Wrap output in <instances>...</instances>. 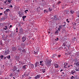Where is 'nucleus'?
<instances>
[{"label": "nucleus", "instance_id": "obj_1", "mask_svg": "<svg viewBox=\"0 0 79 79\" xmlns=\"http://www.w3.org/2000/svg\"><path fill=\"white\" fill-rule=\"evenodd\" d=\"M45 64L48 67H50L51 66V62L50 61H47L45 62Z\"/></svg>", "mask_w": 79, "mask_h": 79}, {"label": "nucleus", "instance_id": "obj_2", "mask_svg": "<svg viewBox=\"0 0 79 79\" xmlns=\"http://www.w3.org/2000/svg\"><path fill=\"white\" fill-rule=\"evenodd\" d=\"M24 32L23 29L22 28H20L19 29V34H24Z\"/></svg>", "mask_w": 79, "mask_h": 79}, {"label": "nucleus", "instance_id": "obj_3", "mask_svg": "<svg viewBox=\"0 0 79 79\" xmlns=\"http://www.w3.org/2000/svg\"><path fill=\"white\" fill-rule=\"evenodd\" d=\"M27 38L25 36H23L22 38V40L23 42H24L26 40Z\"/></svg>", "mask_w": 79, "mask_h": 79}, {"label": "nucleus", "instance_id": "obj_4", "mask_svg": "<svg viewBox=\"0 0 79 79\" xmlns=\"http://www.w3.org/2000/svg\"><path fill=\"white\" fill-rule=\"evenodd\" d=\"M18 50H19L20 52H21V51H22L23 52V53H26V51L25 49H23V50H22L20 48H19Z\"/></svg>", "mask_w": 79, "mask_h": 79}, {"label": "nucleus", "instance_id": "obj_5", "mask_svg": "<svg viewBox=\"0 0 79 79\" xmlns=\"http://www.w3.org/2000/svg\"><path fill=\"white\" fill-rule=\"evenodd\" d=\"M53 17L54 20H60V18H58L56 15L54 16Z\"/></svg>", "mask_w": 79, "mask_h": 79}, {"label": "nucleus", "instance_id": "obj_6", "mask_svg": "<svg viewBox=\"0 0 79 79\" xmlns=\"http://www.w3.org/2000/svg\"><path fill=\"white\" fill-rule=\"evenodd\" d=\"M64 68H68V64L67 63H65L64 64Z\"/></svg>", "mask_w": 79, "mask_h": 79}, {"label": "nucleus", "instance_id": "obj_7", "mask_svg": "<svg viewBox=\"0 0 79 79\" xmlns=\"http://www.w3.org/2000/svg\"><path fill=\"white\" fill-rule=\"evenodd\" d=\"M17 49H16V47H12V50L13 51V52H15L16 50Z\"/></svg>", "mask_w": 79, "mask_h": 79}, {"label": "nucleus", "instance_id": "obj_8", "mask_svg": "<svg viewBox=\"0 0 79 79\" xmlns=\"http://www.w3.org/2000/svg\"><path fill=\"white\" fill-rule=\"evenodd\" d=\"M27 67V65H23V69H26V68Z\"/></svg>", "mask_w": 79, "mask_h": 79}, {"label": "nucleus", "instance_id": "obj_9", "mask_svg": "<svg viewBox=\"0 0 79 79\" xmlns=\"http://www.w3.org/2000/svg\"><path fill=\"white\" fill-rule=\"evenodd\" d=\"M29 68H34V64H31L29 66Z\"/></svg>", "mask_w": 79, "mask_h": 79}, {"label": "nucleus", "instance_id": "obj_10", "mask_svg": "<svg viewBox=\"0 0 79 79\" xmlns=\"http://www.w3.org/2000/svg\"><path fill=\"white\" fill-rule=\"evenodd\" d=\"M35 79H37L38 78H40V75H37L36 77H35Z\"/></svg>", "mask_w": 79, "mask_h": 79}, {"label": "nucleus", "instance_id": "obj_11", "mask_svg": "<svg viewBox=\"0 0 79 79\" xmlns=\"http://www.w3.org/2000/svg\"><path fill=\"white\" fill-rule=\"evenodd\" d=\"M24 15V11L20 12V14L19 15L20 17H22V15Z\"/></svg>", "mask_w": 79, "mask_h": 79}, {"label": "nucleus", "instance_id": "obj_12", "mask_svg": "<svg viewBox=\"0 0 79 79\" xmlns=\"http://www.w3.org/2000/svg\"><path fill=\"white\" fill-rule=\"evenodd\" d=\"M8 54H9V50H7V51H5V55H8Z\"/></svg>", "mask_w": 79, "mask_h": 79}, {"label": "nucleus", "instance_id": "obj_13", "mask_svg": "<svg viewBox=\"0 0 79 79\" xmlns=\"http://www.w3.org/2000/svg\"><path fill=\"white\" fill-rule=\"evenodd\" d=\"M62 29V26H60L58 28V30L59 31H61V29Z\"/></svg>", "mask_w": 79, "mask_h": 79}, {"label": "nucleus", "instance_id": "obj_14", "mask_svg": "<svg viewBox=\"0 0 79 79\" xmlns=\"http://www.w3.org/2000/svg\"><path fill=\"white\" fill-rule=\"evenodd\" d=\"M13 71V72H14V71H17V67H16L14 66V67Z\"/></svg>", "mask_w": 79, "mask_h": 79}, {"label": "nucleus", "instance_id": "obj_15", "mask_svg": "<svg viewBox=\"0 0 79 79\" xmlns=\"http://www.w3.org/2000/svg\"><path fill=\"white\" fill-rule=\"evenodd\" d=\"M70 13H71V14H74V13H75V12H74V11L72 10H71L70 11Z\"/></svg>", "mask_w": 79, "mask_h": 79}, {"label": "nucleus", "instance_id": "obj_16", "mask_svg": "<svg viewBox=\"0 0 79 79\" xmlns=\"http://www.w3.org/2000/svg\"><path fill=\"white\" fill-rule=\"evenodd\" d=\"M13 75L14 76H15L16 77V76H17V75H18V73H16V72H14L13 73Z\"/></svg>", "mask_w": 79, "mask_h": 79}, {"label": "nucleus", "instance_id": "obj_17", "mask_svg": "<svg viewBox=\"0 0 79 79\" xmlns=\"http://www.w3.org/2000/svg\"><path fill=\"white\" fill-rule=\"evenodd\" d=\"M74 73H76V71L74 70H72L71 71V73L72 74H74Z\"/></svg>", "mask_w": 79, "mask_h": 79}, {"label": "nucleus", "instance_id": "obj_18", "mask_svg": "<svg viewBox=\"0 0 79 79\" xmlns=\"http://www.w3.org/2000/svg\"><path fill=\"white\" fill-rule=\"evenodd\" d=\"M54 66L55 68H58V66H59V65H58L57 64H54Z\"/></svg>", "mask_w": 79, "mask_h": 79}, {"label": "nucleus", "instance_id": "obj_19", "mask_svg": "<svg viewBox=\"0 0 79 79\" xmlns=\"http://www.w3.org/2000/svg\"><path fill=\"white\" fill-rule=\"evenodd\" d=\"M65 25H66V23L64 22L62 23V27H64Z\"/></svg>", "mask_w": 79, "mask_h": 79}, {"label": "nucleus", "instance_id": "obj_20", "mask_svg": "<svg viewBox=\"0 0 79 79\" xmlns=\"http://www.w3.org/2000/svg\"><path fill=\"white\" fill-rule=\"evenodd\" d=\"M39 65V62H36L35 64V67H37Z\"/></svg>", "mask_w": 79, "mask_h": 79}, {"label": "nucleus", "instance_id": "obj_21", "mask_svg": "<svg viewBox=\"0 0 79 79\" xmlns=\"http://www.w3.org/2000/svg\"><path fill=\"white\" fill-rule=\"evenodd\" d=\"M70 44H67L66 46L69 49V47H71Z\"/></svg>", "mask_w": 79, "mask_h": 79}, {"label": "nucleus", "instance_id": "obj_22", "mask_svg": "<svg viewBox=\"0 0 79 79\" xmlns=\"http://www.w3.org/2000/svg\"><path fill=\"white\" fill-rule=\"evenodd\" d=\"M63 47L61 46L59 48V50H63Z\"/></svg>", "mask_w": 79, "mask_h": 79}, {"label": "nucleus", "instance_id": "obj_23", "mask_svg": "<svg viewBox=\"0 0 79 79\" xmlns=\"http://www.w3.org/2000/svg\"><path fill=\"white\" fill-rule=\"evenodd\" d=\"M48 11H52V8L51 7H49L48 9Z\"/></svg>", "mask_w": 79, "mask_h": 79}, {"label": "nucleus", "instance_id": "obj_24", "mask_svg": "<svg viewBox=\"0 0 79 79\" xmlns=\"http://www.w3.org/2000/svg\"><path fill=\"white\" fill-rule=\"evenodd\" d=\"M37 10L38 12H40V7H38L37 8Z\"/></svg>", "mask_w": 79, "mask_h": 79}, {"label": "nucleus", "instance_id": "obj_25", "mask_svg": "<svg viewBox=\"0 0 79 79\" xmlns=\"http://www.w3.org/2000/svg\"><path fill=\"white\" fill-rule=\"evenodd\" d=\"M21 47H22L23 48H24V47L25 45H24V44L22 43L21 45Z\"/></svg>", "mask_w": 79, "mask_h": 79}, {"label": "nucleus", "instance_id": "obj_26", "mask_svg": "<svg viewBox=\"0 0 79 79\" xmlns=\"http://www.w3.org/2000/svg\"><path fill=\"white\" fill-rule=\"evenodd\" d=\"M76 65L77 66H79V62H77L76 63Z\"/></svg>", "mask_w": 79, "mask_h": 79}, {"label": "nucleus", "instance_id": "obj_27", "mask_svg": "<svg viewBox=\"0 0 79 79\" xmlns=\"http://www.w3.org/2000/svg\"><path fill=\"white\" fill-rule=\"evenodd\" d=\"M7 26H5V27L3 28V29H4V30H6V29H8V27H7Z\"/></svg>", "mask_w": 79, "mask_h": 79}, {"label": "nucleus", "instance_id": "obj_28", "mask_svg": "<svg viewBox=\"0 0 79 79\" xmlns=\"http://www.w3.org/2000/svg\"><path fill=\"white\" fill-rule=\"evenodd\" d=\"M62 32H66V30H65V29H64V28L63 29H62Z\"/></svg>", "mask_w": 79, "mask_h": 79}, {"label": "nucleus", "instance_id": "obj_29", "mask_svg": "<svg viewBox=\"0 0 79 79\" xmlns=\"http://www.w3.org/2000/svg\"><path fill=\"white\" fill-rule=\"evenodd\" d=\"M45 71H46V69H42V71L43 73H45Z\"/></svg>", "mask_w": 79, "mask_h": 79}, {"label": "nucleus", "instance_id": "obj_30", "mask_svg": "<svg viewBox=\"0 0 79 79\" xmlns=\"http://www.w3.org/2000/svg\"><path fill=\"white\" fill-rule=\"evenodd\" d=\"M26 18V16L23 15L22 16V18L23 19H24Z\"/></svg>", "mask_w": 79, "mask_h": 79}, {"label": "nucleus", "instance_id": "obj_31", "mask_svg": "<svg viewBox=\"0 0 79 79\" xmlns=\"http://www.w3.org/2000/svg\"><path fill=\"white\" fill-rule=\"evenodd\" d=\"M11 57L10 56V55H9L6 56L7 58H8V59H10Z\"/></svg>", "mask_w": 79, "mask_h": 79}, {"label": "nucleus", "instance_id": "obj_32", "mask_svg": "<svg viewBox=\"0 0 79 79\" xmlns=\"http://www.w3.org/2000/svg\"><path fill=\"white\" fill-rule=\"evenodd\" d=\"M67 45L66 44V43H64L63 44L62 46L63 45L64 47H65V46H66Z\"/></svg>", "mask_w": 79, "mask_h": 79}, {"label": "nucleus", "instance_id": "obj_33", "mask_svg": "<svg viewBox=\"0 0 79 79\" xmlns=\"http://www.w3.org/2000/svg\"><path fill=\"white\" fill-rule=\"evenodd\" d=\"M64 50L65 51V52L68 51V49H67V48L66 47L64 48Z\"/></svg>", "mask_w": 79, "mask_h": 79}, {"label": "nucleus", "instance_id": "obj_34", "mask_svg": "<svg viewBox=\"0 0 79 79\" xmlns=\"http://www.w3.org/2000/svg\"><path fill=\"white\" fill-rule=\"evenodd\" d=\"M1 19H2V20H5V17H2L1 18Z\"/></svg>", "mask_w": 79, "mask_h": 79}, {"label": "nucleus", "instance_id": "obj_35", "mask_svg": "<svg viewBox=\"0 0 79 79\" xmlns=\"http://www.w3.org/2000/svg\"><path fill=\"white\" fill-rule=\"evenodd\" d=\"M6 11L7 12H8V11H10V10L9 9H6Z\"/></svg>", "mask_w": 79, "mask_h": 79}, {"label": "nucleus", "instance_id": "obj_36", "mask_svg": "<svg viewBox=\"0 0 79 79\" xmlns=\"http://www.w3.org/2000/svg\"><path fill=\"white\" fill-rule=\"evenodd\" d=\"M75 79V77H74L73 76H72L71 77H70V79Z\"/></svg>", "mask_w": 79, "mask_h": 79}, {"label": "nucleus", "instance_id": "obj_37", "mask_svg": "<svg viewBox=\"0 0 79 79\" xmlns=\"http://www.w3.org/2000/svg\"><path fill=\"white\" fill-rule=\"evenodd\" d=\"M58 30H57L55 32V34H58V32H59V31H58Z\"/></svg>", "mask_w": 79, "mask_h": 79}, {"label": "nucleus", "instance_id": "obj_38", "mask_svg": "<svg viewBox=\"0 0 79 79\" xmlns=\"http://www.w3.org/2000/svg\"><path fill=\"white\" fill-rule=\"evenodd\" d=\"M21 22H20L19 23V27H21Z\"/></svg>", "mask_w": 79, "mask_h": 79}, {"label": "nucleus", "instance_id": "obj_39", "mask_svg": "<svg viewBox=\"0 0 79 79\" xmlns=\"http://www.w3.org/2000/svg\"><path fill=\"white\" fill-rule=\"evenodd\" d=\"M44 12L45 13V12H46V13H47V12H48V10H44Z\"/></svg>", "mask_w": 79, "mask_h": 79}, {"label": "nucleus", "instance_id": "obj_40", "mask_svg": "<svg viewBox=\"0 0 79 79\" xmlns=\"http://www.w3.org/2000/svg\"><path fill=\"white\" fill-rule=\"evenodd\" d=\"M77 61H78V60H77V59H75V63L77 62Z\"/></svg>", "mask_w": 79, "mask_h": 79}, {"label": "nucleus", "instance_id": "obj_41", "mask_svg": "<svg viewBox=\"0 0 79 79\" xmlns=\"http://www.w3.org/2000/svg\"><path fill=\"white\" fill-rule=\"evenodd\" d=\"M3 55H1V56H0V57H1V59H3Z\"/></svg>", "mask_w": 79, "mask_h": 79}, {"label": "nucleus", "instance_id": "obj_42", "mask_svg": "<svg viewBox=\"0 0 79 79\" xmlns=\"http://www.w3.org/2000/svg\"><path fill=\"white\" fill-rule=\"evenodd\" d=\"M71 55V52H68L67 54V55Z\"/></svg>", "mask_w": 79, "mask_h": 79}, {"label": "nucleus", "instance_id": "obj_43", "mask_svg": "<svg viewBox=\"0 0 79 79\" xmlns=\"http://www.w3.org/2000/svg\"><path fill=\"white\" fill-rule=\"evenodd\" d=\"M61 3V2H60V1H59L58 2H57V4L58 5H59V4H60V3Z\"/></svg>", "mask_w": 79, "mask_h": 79}, {"label": "nucleus", "instance_id": "obj_44", "mask_svg": "<svg viewBox=\"0 0 79 79\" xmlns=\"http://www.w3.org/2000/svg\"><path fill=\"white\" fill-rule=\"evenodd\" d=\"M55 54H53L52 58H54V57H55Z\"/></svg>", "mask_w": 79, "mask_h": 79}, {"label": "nucleus", "instance_id": "obj_45", "mask_svg": "<svg viewBox=\"0 0 79 79\" xmlns=\"http://www.w3.org/2000/svg\"><path fill=\"white\" fill-rule=\"evenodd\" d=\"M10 77H12V76H13V74H10Z\"/></svg>", "mask_w": 79, "mask_h": 79}, {"label": "nucleus", "instance_id": "obj_46", "mask_svg": "<svg viewBox=\"0 0 79 79\" xmlns=\"http://www.w3.org/2000/svg\"><path fill=\"white\" fill-rule=\"evenodd\" d=\"M11 0H9L8 1V2H9V3H11Z\"/></svg>", "mask_w": 79, "mask_h": 79}, {"label": "nucleus", "instance_id": "obj_47", "mask_svg": "<svg viewBox=\"0 0 79 79\" xmlns=\"http://www.w3.org/2000/svg\"><path fill=\"white\" fill-rule=\"evenodd\" d=\"M52 69V73H53V72H54V71H55V70H54V69Z\"/></svg>", "mask_w": 79, "mask_h": 79}, {"label": "nucleus", "instance_id": "obj_48", "mask_svg": "<svg viewBox=\"0 0 79 79\" xmlns=\"http://www.w3.org/2000/svg\"><path fill=\"white\" fill-rule=\"evenodd\" d=\"M75 71H79V69H75Z\"/></svg>", "mask_w": 79, "mask_h": 79}, {"label": "nucleus", "instance_id": "obj_49", "mask_svg": "<svg viewBox=\"0 0 79 79\" xmlns=\"http://www.w3.org/2000/svg\"><path fill=\"white\" fill-rule=\"evenodd\" d=\"M60 57H61V55H59L58 56V57H59V58H60Z\"/></svg>", "mask_w": 79, "mask_h": 79}, {"label": "nucleus", "instance_id": "obj_50", "mask_svg": "<svg viewBox=\"0 0 79 79\" xmlns=\"http://www.w3.org/2000/svg\"><path fill=\"white\" fill-rule=\"evenodd\" d=\"M57 39V40H56ZM58 39H59V38H58V37H57L56 38V39L55 40L56 41V40H58Z\"/></svg>", "mask_w": 79, "mask_h": 79}, {"label": "nucleus", "instance_id": "obj_51", "mask_svg": "<svg viewBox=\"0 0 79 79\" xmlns=\"http://www.w3.org/2000/svg\"><path fill=\"white\" fill-rule=\"evenodd\" d=\"M31 62H29L28 63V65H31Z\"/></svg>", "mask_w": 79, "mask_h": 79}, {"label": "nucleus", "instance_id": "obj_52", "mask_svg": "<svg viewBox=\"0 0 79 79\" xmlns=\"http://www.w3.org/2000/svg\"><path fill=\"white\" fill-rule=\"evenodd\" d=\"M69 10H68L67 12L66 13V14H69Z\"/></svg>", "mask_w": 79, "mask_h": 79}, {"label": "nucleus", "instance_id": "obj_53", "mask_svg": "<svg viewBox=\"0 0 79 79\" xmlns=\"http://www.w3.org/2000/svg\"><path fill=\"white\" fill-rule=\"evenodd\" d=\"M76 78V79H78V78H77V76H75V78Z\"/></svg>", "mask_w": 79, "mask_h": 79}, {"label": "nucleus", "instance_id": "obj_54", "mask_svg": "<svg viewBox=\"0 0 79 79\" xmlns=\"http://www.w3.org/2000/svg\"><path fill=\"white\" fill-rule=\"evenodd\" d=\"M66 21L68 23H69V21H68V19H66Z\"/></svg>", "mask_w": 79, "mask_h": 79}, {"label": "nucleus", "instance_id": "obj_55", "mask_svg": "<svg viewBox=\"0 0 79 79\" xmlns=\"http://www.w3.org/2000/svg\"><path fill=\"white\" fill-rule=\"evenodd\" d=\"M18 40H20L21 39V37H18Z\"/></svg>", "mask_w": 79, "mask_h": 79}, {"label": "nucleus", "instance_id": "obj_56", "mask_svg": "<svg viewBox=\"0 0 79 79\" xmlns=\"http://www.w3.org/2000/svg\"><path fill=\"white\" fill-rule=\"evenodd\" d=\"M34 53L35 55H37V54H38L37 52H35Z\"/></svg>", "mask_w": 79, "mask_h": 79}, {"label": "nucleus", "instance_id": "obj_57", "mask_svg": "<svg viewBox=\"0 0 79 79\" xmlns=\"http://www.w3.org/2000/svg\"><path fill=\"white\" fill-rule=\"evenodd\" d=\"M41 65V66H44V64L41 63V64H40Z\"/></svg>", "mask_w": 79, "mask_h": 79}, {"label": "nucleus", "instance_id": "obj_58", "mask_svg": "<svg viewBox=\"0 0 79 79\" xmlns=\"http://www.w3.org/2000/svg\"><path fill=\"white\" fill-rule=\"evenodd\" d=\"M28 75H29V74H26L25 76H28Z\"/></svg>", "mask_w": 79, "mask_h": 79}, {"label": "nucleus", "instance_id": "obj_59", "mask_svg": "<svg viewBox=\"0 0 79 79\" xmlns=\"http://www.w3.org/2000/svg\"><path fill=\"white\" fill-rule=\"evenodd\" d=\"M51 19H54V17H52L51 18Z\"/></svg>", "mask_w": 79, "mask_h": 79}, {"label": "nucleus", "instance_id": "obj_60", "mask_svg": "<svg viewBox=\"0 0 79 79\" xmlns=\"http://www.w3.org/2000/svg\"><path fill=\"white\" fill-rule=\"evenodd\" d=\"M43 61H40V64H41V63H43Z\"/></svg>", "mask_w": 79, "mask_h": 79}, {"label": "nucleus", "instance_id": "obj_61", "mask_svg": "<svg viewBox=\"0 0 79 79\" xmlns=\"http://www.w3.org/2000/svg\"><path fill=\"white\" fill-rule=\"evenodd\" d=\"M16 71L17 72H18V73H19V69H18V70H17Z\"/></svg>", "mask_w": 79, "mask_h": 79}, {"label": "nucleus", "instance_id": "obj_62", "mask_svg": "<svg viewBox=\"0 0 79 79\" xmlns=\"http://www.w3.org/2000/svg\"><path fill=\"white\" fill-rule=\"evenodd\" d=\"M13 27V26H12V25H10V27Z\"/></svg>", "mask_w": 79, "mask_h": 79}, {"label": "nucleus", "instance_id": "obj_63", "mask_svg": "<svg viewBox=\"0 0 79 79\" xmlns=\"http://www.w3.org/2000/svg\"><path fill=\"white\" fill-rule=\"evenodd\" d=\"M5 33H8V31H5Z\"/></svg>", "mask_w": 79, "mask_h": 79}, {"label": "nucleus", "instance_id": "obj_64", "mask_svg": "<svg viewBox=\"0 0 79 79\" xmlns=\"http://www.w3.org/2000/svg\"><path fill=\"white\" fill-rule=\"evenodd\" d=\"M10 31L9 30H8L7 31L8 33H9V32H10Z\"/></svg>", "mask_w": 79, "mask_h": 79}]
</instances>
